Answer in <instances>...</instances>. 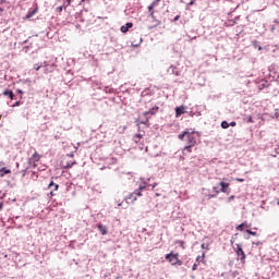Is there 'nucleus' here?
<instances>
[{
    "label": "nucleus",
    "instance_id": "ea45409f",
    "mask_svg": "<svg viewBox=\"0 0 279 279\" xmlns=\"http://www.w3.org/2000/svg\"><path fill=\"white\" fill-rule=\"evenodd\" d=\"M258 51H263V47L259 46V47H258Z\"/></svg>",
    "mask_w": 279,
    "mask_h": 279
},
{
    "label": "nucleus",
    "instance_id": "e433bc0d",
    "mask_svg": "<svg viewBox=\"0 0 279 279\" xmlns=\"http://www.w3.org/2000/svg\"><path fill=\"white\" fill-rule=\"evenodd\" d=\"M213 197H217V194L209 195V199L213 198Z\"/></svg>",
    "mask_w": 279,
    "mask_h": 279
},
{
    "label": "nucleus",
    "instance_id": "b1692460",
    "mask_svg": "<svg viewBox=\"0 0 279 279\" xmlns=\"http://www.w3.org/2000/svg\"><path fill=\"white\" fill-rule=\"evenodd\" d=\"M143 43V38L138 37V41H132L133 47H138Z\"/></svg>",
    "mask_w": 279,
    "mask_h": 279
},
{
    "label": "nucleus",
    "instance_id": "7c9ffc66",
    "mask_svg": "<svg viewBox=\"0 0 279 279\" xmlns=\"http://www.w3.org/2000/svg\"><path fill=\"white\" fill-rule=\"evenodd\" d=\"M214 191H215L216 195H219V190L217 186L214 187Z\"/></svg>",
    "mask_w": 279,
    "mask_h": 279
},
{
    "label": "nucleus",
    "instance_id": "a19ab883",
    "mask_svg": "<svg viewBox=\"0 0 279 279\" xmlns=\"http://www.w3.org/2000/svg\"><path fill=\"white\" fill-rule=\"evenodd\" d=\"M178 19H180V16L174 17V21H178Z\"/></svg>",
    "mask_w": 279,
    "mask_h": 279
},
{
    "label": "nucleus",
    "instance_id": "2eb2a0df",
    "mask_svg": "<svg viewBox=\"0 0 279 279\" xmlns=\"http://www.w3.org/2000/svg\"><path fill=\"white\" fill-rule=\"evenodd\" d=\"M4 97H10L11 100L14 99V93L10 89L3 92Z\"/></svg>",
    "mask_w": 279,
    "mask_h": 279
},
{
    "label": "nucleus",
    "instance_id": "4468645a",
    "mask_svg": "<svg viewBox=\"0 0 279 279\" xmlns=\"http://www.w3.org/2000/svg\"><path fill=\"white\" fill-rule=\"evenodd\" d=\"M34 14H38V7H36L33 11H28L26 14V19H32Z\"/></svg>",
    "mask_w": 279,
    "mask_h": 279
},
{
    "label": "nucleus",
    "instance_id": "6ab92c4d",
    "mask_svg": "<svg viewBox=\"0 0 279 279\" xmlns=\"http://www.w3.org/2000/svg\"><path fill=\"white\" fill-rule=\"evenodd\" d=\"M44 73H53V64L52 65H45Z\"/></svg>",
    "mask_w": 279,
    "mask_h": 279
},
{
    "label": "nucleus",
    "instance_id": "c85d7f7f",
    "mask_svg": "<svg viewBox=\"0 0 279 279\" xmlns=\"http://www.w3.org/2000/svg\"><path fill=\"white\" fill-rule=\"evenodd\" d=\"M187 5H195V0H191Z\"/></svg>",
    "mask_w": 279,
    "mask_h": 279
},
{
    "label": "nucleus",
    "instance_id": "393cba45",
    "mask_svg": "<svg viewBox=\"0 0 279 279\" xmlns=\"http://www.w3.org/2000/svg\"><path fill=\"white\" fill-rule=\"evenodd\" d=\"M193 147H194V146H191V144H187V145L184 147V150H185V151H189V154H191V151H193Z\"/></svg>",
    "mask_w": 279,
    "mask_h": 279
},
{
    "label": "nucleus",
    "instance_id": "1a4fd4ad",
    "mask_svg": "<svg viewBox=\"0 0 279 279\" xmlns=\"http://www.w3.org/2000/svg\"><path fill=\"white\" fill-rule=\"evenodd\" d=\"M186 107L180 106L175 108V117H180L181 114H185Z\"/></svg>",
    "mask_w": 279,
    "mask_h": 279
},
{
    "label": "nucleus",
    "instance_id": "de8ad7c7",
    "mask_svg": "<svg viewBox=\"0 0 279 279\" xmlns=\"http://www.w3.org/2000/svg\"><path fill=\"white\" fill-rule=\"evenodd\" d=\"M0 119H1V114H0Z\"/></svg>",
    "mask_w": 279,
    "mask_h": 279
},
{
    "label": "nucleus",
    "instance_id": "dca6fc26",
    "mask_svg": "<svg viewBox=\"0 0 279 279\" xmlns=\"http://www.w3.org/2000/svg\"><path fill=\"white\" fill-rule=\"evenodd\" d=\"M48 189H52V191H58V189H60V185H58L53 181H51L48 185Z\"/></svg>",
    "mask_w": 279,
    "mask_h": 279
},
{
    "label": "nucleus",
    "instance_id": "72a5a7b5",
    "mask_svg": "<svg viewBox=\"0 0 279 279\" xmlns=\"http://www.w3.org/2000/svg\"><path fill=\"white\" fill-rule=\"evenodd\" d=\"M236 180V182H245V179H235Z\"/></svg>",
    "mask_w": 279,
    "mask_h": 279
},
{
    "label": "nucleus",
    "instance_id": "f8f14e48",
    "mask_svg": "<svg viewBox=\"0 0 279 279\" xmlns=\"http://www.w3.org/2000/svg\"><path fill=\"white\" fill-rule=\"evenodd\" d=\"M221 186V193H228V189L230 187V183H226V182H220L219 183Z\"/></svg>",
    "mask_w": 279,
    "mask_h": 279
},
{
    "label": "nucleus",
    "instance_id": "bb28decb",
    "mask_svg": "<svg viewBox=\"0 0 279 279\" xmlns=\"http://www.w3.org/2000/svg\"><path fill=\"white\" fill-rule=\"evenodd\" d=\"M34 69H35V71H40V69H43V64H40V65L35 64V65H34Z\"/></svg>",
    "mask_w": 279,
    "mask_h": 279
},
{
    "label": "nucleus",
    "instance_id": "4be33fe9",
    "mask_svg": "<svg viewBox=\"0 0 279 279\" xmlns=\"http://www.w3.org/2000/svg\"><path fill=\"white\" fill-rule=\"evenodd\" d=\"M228 128H230V123H228V121H222L221 122V129L222 130H228Z\"/></svg>",
    "mask_w": 279,
    "mask_h": 279
},
{
    "label": "nucleus",
    "instance_id": "5701e85b",
    "mask_svg": "<svg viewBox=\"0 0 279 279\" xmlns=\"http://www.w3.org/2000/svg\"><path fill=\"white\" fill-rule=\"evenodd\" d=\"M57 1H60V0H57ZM72 1H73V0H65V1L63 2L64 10H66V8H69V5H71Z\"/></svg>",
    "mask_w": 279,
    "mask_h": 279
},
{
    "label": "nucleus",
    "instance_id": "f257e3e1",
    "mask_svg": "<svg viewBox=\"0 0 279 279\" xmlns=\"http://www.w3.org/2000/svg\"><path fill=\"white\" fill-rule=\"evenodd\" d=\"M179 141H186L187 145L196 146L197 138H199V133L195 131H183L182 134L178 135Z\"/></svg>",
    "mask_w": 279,
    "mask_h": 279
},
{
    "label": "nucleus",
    "instance_id": "c9c22d12",
    "mask_svg": "<svg viewBox=\"0 0 279 279\" xmlns=\"http://www.w3.org/2000/svg\"><path fill=\"white\" fill-rule=\"evenodd\" d=\"M248 123H254V120L252 117L248 118Z\"/></svg>",
    "mask_w": 279,
    "mask_h": 279
},
{
    "label": "nucleus",
    "instance_id": "39448f33",
    "mask_svg": "<svg viewBox=\"0 0 279 279\" xmlns=\"http://www.w3.org/2000/svg\"><path fill=\"white\" fill-rule=\"evenodd\" d=\"M69 158H73V155H66L62 159L61 166L63 167V169H71V167H73V165L77 163L75 160H69Z\"/></svg>",
    "mask_w": 279,
    "mask_h": 279
},
{
    "label": "nucleus",
    "instance_id": "f03ea898",
    "mask_svg": "<svg viewBox=\"0 0 279 279\" xmlns=\"http://www.w3.org/2000/svg\"><path fill=\"white\" fill-rule=\"evenodd\" d=\"M147 186H149L147 183H141L138 189L129 195V199H131V202H136L137 197H143V191H147Z\"/></svg>",
    "mask_w": 279,
    "mask_h": 279
},
{
    "label": "nucleus",
    "instance_id": "412c9836",
    "mask_svg": "<svg viewBox=\"0 0 279 279\" xmlns=\"http://www.w3.org/2000/svg\"><path fill=\"white\" fill-rule=\"evenodd\" d=\"M184 243L185 242L182 240L174 241V245H179L182 250H185Z\"/></svg>",
    "mask_w": 279,
    "mask_h": 279
},
{
    "label": "nucleus",
    "instance_id": "423d86ee",
    "mask_svg": "<svg viewBox=\"0 0 279 279\" xmlns=\"http://www.w3.org/2000/svg\"><path fill=\"white\" fill-rule=\"evenodd\" d=\"M236 256L240 257L241 264L245 265V252L241 247V244H236Z\"/></svg>",
    "mask_w": 279,
    "mask_h": 279
},
{
    "label": "nucleus",
    "instance_id": "aec40b11",
    "mask_svg": "<svg viewBox=\"0 0 279 279\" xmlns=\"http://www.w3.org/2000/svg\"><path fill=\"white\" fill-rule=\"evenodd\" d=\"M169 71H171L172 75H180V72H178L174 65H170Z\"/></svg>",
    "mask_w": 279,
    "mask_h": 279
},
{
    "label": "nucleus",
    "instance_id": "4c0bfd02",
    "mask_svg": "<svg viewBox=\"0 0 279 279\" xmlns=\"http://www.w3.org/2000/svg\"><path fill=\"white\" fill-rule=\"evenodd\" d=\"M17 93H19L20 95H23V90H22V89H17Z\"/></svg>",
    "mask_w": 279,
    "mask_h": 279
},
{
    "label": "nucleus",
    "instance_id": "a18cd8bd",
    "mask_svg": "<svg viewBox=\"0 0 279 279\" xmlns=\"http://www.w3.org/2000/svg\"><path fill=\"white\" fill-rule=\"evenodd\" d=\"M256 245H260V242H257Z\"/></svg>",
    "mask_w": 279,
    "mask_h": 279
},
{
    "label": "nucleus",
    "instance_id": "ddd939ff",
    "mask_svg": "<svg viewBox=\"0 0 279 279\" xmlns=\"http://www.w3.org/2000/svg\"><path fill=\"white\" fill-rule=\"evenodd\" d=\"M10 173H12V170L8 168H0V178H3V175H8Z\"/></svg>",
    "mask_w": 279,
    "mask_h": 279
},
{
    "label": "nucleus",
    "instance_id": "f3484780",
    "mask_svg": "<svg viewBox=\"0 0 279 279\" xmlns=\"http://www.w3.org/2000/svg\"><path fill=\"white\" fill-rule=\"evenodd\" d=\"M143 138V134H135L134 136H133V141H134V143H136V144H138V143H141V140Z\"/></svg>",
    "mask_w": 279,
    "mask_h": 279
},
{
    "label": "nucleus",
    "instance_id": "473e14b6",
    "mask_svg": "<svg viewBox=\"0 0 279 279\" xmlns=\"http://www.w3.org/2000/svg\"><path fill=\"white\" fill-rule=\"evenodd\" d=\"M16 106H21V101H16V102L13 105V108H16Z\"/></svg>",
    "mask_w": 279,
    "mask_h": 279
},
{
    "label": "nucleus",
    "instance_id": "cd10ccee",
    "mask_svg": "<svg viewBox=\"0 0 279 279\" xmlns=\"http://www.w3.org/2000/svg\"><path fill=\"white\" fill-rule=\"evenodd\" d=\"M63 9H64V3L61 7L57 8V12H62Z\"/></svg>",
    "mask_w": 279,
    "mask_h": 279
},
{
    "label": "nucleus",
    "instance_id": "58836bf2",
    "mask_svg": "<svg viewBox=\"0 0 279 279\" xmlns=\"http://www.w3.org/2000/svg\"><path fill=\"white\" fill-rule=\"evenodd\" d=\"M205 256H206V253H203L201 258H205Z\"/></svg>",
    "mask_w": 279,
    "mask_h": 279
},
{
    "label": "nucleus",
    "instance_id": "c756f323",
    "mask_svg": "<svg viewBox=\"0 0 279 279\" xmlns=\"http://www.w3.org/2000/svg\"><path fill=\"white\" fill-rule=\"evenodd\" d=\"M229 125H231V128H236V122H231Z\"/></svg>",
    "mask_w": 279,
    "mask_h": 279
},
{
    "label": "nucleus",
    "instance_id": "49530a36",
    "mask_svg": "<svg viewBox=\"0 0 279 279\" xmlns=\"http://www.w3.org/2000/svg\"><path fill=\"white\" fill-rule=\"evenodd\" d=\"M2 206H3V205H2V204H0V209L2 208Z\"/></svg>",
    "mask_w": 279,
    "mask_h": 279
},
{
    "label": "nucleus",
    "instance_id": "9b49d317",
    "mask_svg": "<svg viewBox=\"0 0 279 279\" xmlns=\"http://www.w3.org/2000/svg\"><path fill=\"white\" fill-rule=\"evenodd\" d=\"M245 228H252V225L247 223V222H242L241 225H239L235 230H239L240 232H243L245 230Z\"/></svg>",
    "mask_w": 279,
    "mask_h": 279
},
{
    "label": "nucleus",
    "instance_id": "20e7f679",
    "mask_svg": "<svg viewBox=\"0 0 279 279\" xmlns=\"http://www.w3.org/2000/svg\"><path fill=\"white\" fill-rule=\"evenodd\" d=\"M160 110V108L158 106L153 107L151 109H149L148 111L144 112V117H146L145 121L138 122L137 125L138 128H141V125H146V128H149V118L147 117L148 114H156V112Z\"/></svg>",
    "mask_w": 279,
    "mask_h": 279
},
{
    "label": "nucleus",
    "instance_id": "9d476101",
    "mask_svg": "<svg viewBox=\"0 0 279 279\" xmlns=\"http://www.w3.org/2000/svg\"><path fill=\"white\" fill-rule=\"evenodd\" d=\"M97 228H98L99 232L102 234V236H106V234H108L107 226L99 223V225H97Z\"/></svg>",
    "mask_w": 279,
    "mask_h": 279
},
{
    "label": "nucleus",
    "instance_id": "6e6552de",
    "mask_svg": "<svg viewBox=\"0 0 279 279\" xmlns=\"http://www.w3.org/2000/svg\"><path fill=\"white\" fill-rule=\"evenodd\" d=\"M132 27H134V23L128 22L125 25L121 26L120 32H122V34H128Z\"/></svg>",
    "mask_w": 279,
    "mask_h": 279
},
{
    "label": "nucleus",
    "instance_id": "a211bd4d",
    "mask_svg": "<svg viewBox=\"0 0 279 279\" xmlns=\"http://www.w3.org/2000/svg\"><path fill=\"white\" fill-rule=\"evenodd\" d=\"M159 1H160V0H156V1H154V2L148 7V12H149V13H150V12H154L153 10H154V8H156V5H158Z\"/></svg>",
    "mask_w": 279,
    "mask_h": 279
},
{
    "label": "nucleus",
    "instance_id": "7ed1b4c3",
    "mask_svg": "<svg viewBox=\"0 0 279 279\" xmlns=\"http://www.w3.org/2000/svg\"><path fill=\"white\" fill-rule=\"evenodd\" d=\"M166 260L169 262L172 266L179 265L182 266V259H180V253L173 254V252L166 255Z\"/></svg>",
    "mask_w": 279,
    "mask_h": 279
},
{
    "label": "nucleus",
    "instance_id": "37998d69",
    "mask_svg": "<svg viewBox=\"0 0 279 279\" xmlns=\"http://www.w3.org/2000/svg\"><path fill=\"white\" fill-rule=\"evenodd\" d=\"M50 195H52V196H53V191H51V192H50Z\"/></svg>",
    "mask_w": 279,
    "mask_h": 279
},
{
    "label": "nucleus",
    "instance_id": "79ce46f5",
    "mask_svg": "<svg viewBox=\"0 0 279 279\" xmlns=\"http://www.w3.org/2000/svg\"><path fill=\"white\" fill-rule=\"evenodd\" d=\"M153 189H156V184H153Z\"/></svg>",
    "mask_w": 279,
    "mask_h": 279
},
{
    "label": "nucleus",
    "instance_id": "a878e982",
    "mask_svg": "<svg viewBox=\"0 0 279 279\" xmlns=\"http://www.w3.org/2000/svg\"><path fill=\"white\" fill-rule=\"evenodd\" d=\"M247 234H251L252 236H257L258 234L255 231H252L250 229L246 230Z\"/></svg>",
    "mask_w": 279,
    "mask_h": 279
},
{
    "label": "nucleus",
    "instance_id": "2f4dec72",
    "mask_svg": "<svg viewBox=\"0 0 279 279\" xmlns=\"http://www.w3.org/2000/svg\"><path fill=\"white\" fill-rule=\"evenodd\" d=\"M149 16H151L153 19H156V15H154V11L149 12Z\"/></svg>",
    "mask_w": 279,
    "mask_h": 279
},
{
    "label": "nucleus",
    "instance_id": "f704fd0d",
    "mask_svg": "<svg viewBox=\"0 0 279 279\" xmlns=\"http://www.w3.org/2000/svg\"><path fill=\"white\" fill-rule=\"evenodd\" d=\"M192 269H193V271H195L197 269V264H194Z\"/></svg>",
    "mask_w": 279,
    "mask_h": 279
},
{
    "label": "nucleus",
    "instance_id": "0eeeda50",
    "mask_svg": "<svg viewBox=\"0 0 279 279\" xmlns=\"http://www.w3.org/2000/svg\"><path fill=\"white\" fill-rule=\"evenodd\" d=\"M29 165H32V167L34 169H36L37 165L36 162H40V155H38V153H35L29 159H28Z\"/></svg>",
    "mask_w": 279,
    "mask_h": 279
},
{
    "label": "nucleus",
    "instance_id": "c03bdc74",
    "mask_svg": "<svg viewBox=\"0 0 279 279\" xmlns=\"http://www.w3.org/2000/svg\"><path fill=\"white\" fill-rule=\"evenodd\" d=\"M199 258H202L201 256H198L197 258H196V260H199Z\"/></svg>",
    "mask_w": 279,
    "mask_h": 279
}]
</instances>
